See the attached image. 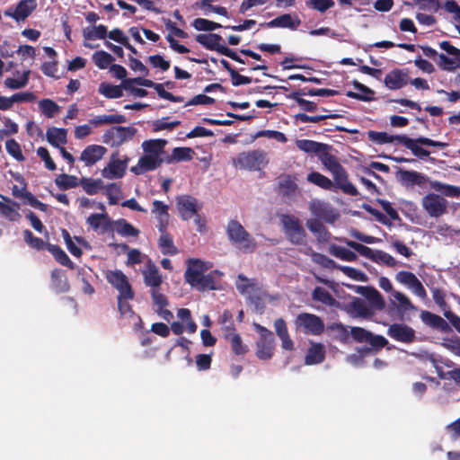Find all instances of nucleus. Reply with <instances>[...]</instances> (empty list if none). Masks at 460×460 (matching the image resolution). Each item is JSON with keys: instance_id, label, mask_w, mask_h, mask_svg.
Here are the masks:
<instances>
[{"instance_id": "e2e57ef3", "label": "nucleus", "mask_w": 460, "mask_h": 460, "mask_svg": "<svg viewBox=\"0 0 460 460\" xmlns=\"http://www.w3.org/2000/svg\"><path fill=\"white\" fill-rule=\"evenodd\" d=\"M337 269L341 270L346 276H348L349 278H350L354 280L363 281V282L367 280L366 274L364 272H362L361 270H357L355 268L349 267V266H339L338 265Z\"/></svg>"}, {"instance_id": "5fc2aeb1", "label": "nucleus", "mask_w": 460, "mask_h": 460, "mask_svg": "<svg viewBox=\"0 0 460 460\" xmlns=\"http://www.w3.org/2000/svg\"><path fill=\"white\" fill-rule=\"evenodd\" d=\"M226 338L231 342L232 349L235 354L242 355L247 351V347L243 344L241 337L234 332L227 333Z\"/></svg>"}, {"instance_id": "0eeeda50", "label": "nucleus", "mask_w": 460, "mask_h": 460, "mask_svg": "<svg viewBox=\"0 0 460 460\" xmlns=\"http://www.w3.org/2000/svg\"><path fill=\"white\" fill-rule=\"evenodd\" d=\"M280 223L288 240L294 244L304 242L305 232L299 219L290 215H281Z\"/></svg>"}, {"instance_id": "bf43d9fd", "label": "nucleus", "mask_w": 460, "mask_h": 460, "mask_svg": "<svg viewBox=\"0 0 460 460\" xmlns=\"http://www.w3.org/2000/svg\"><path fill=\"white\" fill-rule=\"evenodd\" d=\"M8 102V110H10L15 102H30L36 100V96L33 93L24 92V93H17L13 94L12 96L7 98Z\"/></svg>"}, {"instance_id": "49530a36", "label": "nucleus", "mask_w": 460, "mask_h": 460, "mask_svg": "<svg viewBox=\"0 0 460 460\" xmlns=\"http://www.w3.org/2000/svg\"><path fill=\"white\" fill-rule=\"evenodd\" d=\"M306 179L309 182L315 184L324 190H331L333 186L332 181L329 178L317 172L309 173Z\"/></svg>"}, {"instance_id": "5701e85b", "label": "nucleus", "mask_w": 460, "mask_h": 460, "mask_svg": "<svg viewBox=\"0 0 460 460\" xmlns=\"http://www.w3.org/2000/svg\"><path fill=\"white\" fill-rule=\"evenodd\" d=\"M420 318L424 324L430 328L442 332H448L450 331L448 323L442 317L431 312L422 310L420 314Z\"/></svg>"}, {"instance_id": "cd10ccee", "label": "nucleus", "mask_w": 460, "mask_h": 460, "mask_svg": "<svg viewBox=\"0 0 460 460\" xmlns=\"http://www.w3.org/2000/svg\"><path fill=\"white\" fill-rule=\"evenodd\" d=\"M301 22L296 15L289 13L282 14L268 22V27H280L295 30L300 25Z\"/></svg>"}, {"instance_id": "c756f323", "label": "nucleus", "mask_w": 460, "mask_h": 460, "mask_svg": "<svg viewBox=\"0 0 460 460\" xmlns=\"http://www.w3.org/2000/svg\"><path fill=\"white\" fill-rule=\"evenodd\" d=\"M66 137L67 129L66 128H49L46 132L48 142L58 148L66 143Z\"/></svg>"}, {"instance_id": "c85d7f7f", "label": "nucleus", "mask_w": 460, "mask_h": 460, "mask_svg": "<svg viewBox=\"0 0 460 460\" xmlns=\"http://www.w3.org/2000/svg\"><path fill=\"white\" fill-rule=\"evenodd\" d=\"M0 197L6 200V203L0 201L1 215L10 221H18L21 218L19 204L3 196Z\"/></svg>"}, {"instance_id": "864d4df0", "label": "nucleus", "mask_w": 460, "mask_h": 460, "mask_svg": "<svg viewBox=\"0 0 460 460\" xmlns=\"http://www.w3.org/2000/svg\"><path fill=\"white\" fill-rule=\"evenodd\" d=\"M177 317L185 323L186 331L194 333L197 331V324L191 318L190 311L187 308H181L177 312Z\"/></svg>"}, {"instance_id": "680f3d73", "label": "nucleus", "mask_w": 460, "mask_h": 460, "mask_svg": "<svg viewBox=\"0 0 460 460\" xmlns=\"http://www.w3.org/2000/svg\"><path fill=\"white\" fill-rule=\"evenodd\" d=\"M193 26L197 31H212L217 28H220L221 24L207 19L197 18L193 22Z\"/></svg>"}, {"instance_id": "4d7b16f0", "label": "nucleus", "mask_w": 460, "mask_h": 460, "mask_svg": "<svg viewBox=\"0 0 460 460\" xmlns=\"http://www.w3.org/2000/svg\"><path fill=\"white\" fill-rule=\"evenodd\" d=\"M29 71H26L22 74L21 78H5L4 79V85L5 87L11 89V90H17L23 88L27 85L29 81Z\"/></svg>"}, {"instance_id": "338daca9", "label": "nucleus", "mask_w": 460, "mask_h": 460, "mask_svg": "<svg viewBox=\"0 0 460 460\" xmlns=\"http://www.w3.org/2000/svg\"><path fill=\"white\" fill-rule=\"evenodd\" d=\"M431 292L434 302L440 307L444 314L445 312L449 310L446 302V293L439 288H432Z\"/></svg>"}, {"instance_id": "aec40b11", "label": "nucleus", "mask_w": 460, "mask_h": 460, "mask_svg": "<svg viewBox=\"0 0 460 460\" xmlns=\"http://www.w3.org/2000/svg\"><path fill=\"white\" fill-rule=\"evenodd\" d=\"M107 153V148L100 145H89L81 153L80 161L85 166H93L101 161Z\"/></svg>"}, {"instance_id": "a211bd4d", "label": "nucleus", "mask_w": 460, "mask_h": 460, "mask_svg": "<svg viewBox=\"0 0 460 460\" xmlns=\"http://www.w3.org/2000/svg\"><path fill=\"white\" fill-rule=\"evenodd\" d=\"M37 8L36 0H21L14 8H9L4 15L16 22L24 21Z\"/></svg>"}, {"instance_id": "7ed1b4c3", "label": "nucleus", "mask_w": 460, "mask_h": 460, "mask_svg": "<svg viewBox=\"0 0 460 460\" xmlns=\"http://www.w3.org/2000/svg\"><path fill=\"white\" fill-rule=\"evenodd\" d=\"M320 160L323 166L332 173L338 187L348 194H357V189L348 181L345 170L333 155L328 154L325 150L320 155Z\"/></svg>"}, {"instance_id": "69168bd1", "label": "nucleus", "mask_w": 460, "mask_h": 460, "mask_svg": "<svg viewBox=\"0 0 460 460\" xmlns=\"http://www.w3.org/2000/svg\"><path fill=\"white\" fill-rule=\"evenodd\" d=\"M5 148L9 155H11L17 161H23L24 156L22 155L19 144L14 139H8L5 143Z\"/></svg>"}, {"instance_id": "f8f14e48", "label": "nucleus", "mask_w": 460, "mask_h": 460, "mask_svg": "<svg viewBox=\"0 0 460 460\" xmlns=\"http://www.w3.org/2000/svg\"><path fill=\"white\" fill-rule=\"evenodd\" d=\"M394 279L399 284L408 288L414 296H418L419 298L422 300L427 298V292L424 286L412 272L407 270L398 271L394 276Z\"/></svg>"}, {"instance_id": "2f4dec72", "label": "nucleus", "mask_w": 460, "mask_h": 460, "mask_svg": "<svg viewBox=\"0 0 460 460\" xmlns=\"http://www.w3.org/2000/svg\"><path fill=\"white\" fill-rule=\"evenodd\" d=\"M353 86L356 92L349 91L347 96L364 102H369L374 99L375 93L367 86L357 81L353 82Z\"/></svg>"}, {"instance_id": "58836bf2", "label": "nucleus", "mask_w": 460, "mask_h": 460, "mask_svg": "<svg viewBox=\"0 0 460 460\" xmlns=\"http://www.w3.org/2000/svg\"><path fill=\"white\" fill-rule=\"evenodd\" d=\"M83 36L85 40H103L107 36V27L104 25L92 26L84 28Z\"/></svg>"}, {"instance_id": "dca6fc26", "label": "nucleus", "mask_w": 460, "mask_h": 460, "mask_svg": "<svg viewBox=\"0 0 460 460\" xmlns=\"http://www.w3.org/2000/svg\"><path fill=\"white\" fill-rule=\"evenodd\" d=\"M309 209L314 216L326 223H333L340 216L339 212L332 205L320 199L311 200Z\"/></svg>"}, {"instance_id": "7c9ffc66", "label": "nucleus", "mask_w": 460, "mask_h": 460, "mask_svg": "<svg viewBox=\"0 0 460 460\" xmlns=\"http://www.w3.org/2000/svg\"><path fill=\"white\" fill-rule=\"evenodd\" d=\"M437 63L443 70L447 71L460 68V50L447 56L445 54H439Z\"/></svg>"}, {"instance_id": "2eb2a0df", "label": "nucleus", "mask_w": 460, "mask_h": 460, "mask_svg": "<svg viewBox=\"0 0 460 460\" xmlns=\"http://www.w3.org/2000/svg\"><path fill=\"white\" fill-rule=\"evenodd\" d=\"M296 324L305 333L312 335H318L324 329V324L320 317L312 314L305 313L298 314L296 319Z\"/></svg>"}, {"instance_id": "09e8293b", "label": "nucleus", "mask_w": 460, "mask_h": 460, "mask_svg": "<svg viewBox=\"0 0 460 460\" xmlns=\"http://www.w3.org/2000/svg\"><path fill=\"white\" fill-rule=\"evenodd\" d=\"M81 186L87 194L94 195L103 188V182L100 179H83Z\"/></svg>"}, {"instance_id": "9d476101", "label": "nucleus", "mask_w": 460, "mask_h": 460, "mask_svg": "<svg viewBox=\"0 0 460 460\" xmlns=\"http://www.w3.org/2000/svg\"><path fill=\"white\" fill-rule=\"evenodd\" d=\"M104 275L107 281L118 290L120 298L132 299L134 297V292L128 278L121 270H106Z\"/></svg>"}, {"instance_id": "c9c22d12", "label": "nucleus", "mask_w": 460, "mask_h": 460, "mask_svg": "<svg viewBox=\"0 0 460 460\" xmlns=\"http://www.w3.org/2000/svg\"><path fill=\"white\" fill-rule=\"evenodd\" d=\"M361 294L369 301L373 308L382 310L385 308V302L381 294L373 288H360Z\"/></svg>"}, {"instance_id": "72a5a7b5", "label": "nucleus", "mask_w": 460, "mask_h": 460, "mask_svg": "<svg viewBox=\"0 0 460 460\" xmlns=\"http://www.w3.org/2000/svg\"><path fill=\"white\" fill-rule=\"evenodd\" d=\"M296 147L308 154H318L319 155L326 150L327 146L309 139H297Z\"/></svg>"}, {"instance_id": "a19ab883", "label": "nucleus", "mask_w": 460, "mask_h": 460, "mask_svg": "<svg viewBox=\"0 0 460 460\" xmlns=\"http://www.w3.org/2000/svg\"><path fill=\"white\" fill-rule=\"evenodd\" d=\"M305 252L311 256L312 261L322 266L323 268H325V269L338 268V265L336 264V262L334 261H332V259L328 258L327 256H325L322 253L315 252L312 249H307Z\"/></svg>"}, {"instance_id": "de8ad7c7", "label": "nucleus", "mask_w": 460, "mask_h": 460, "mask_svg": "<svg viewBox=\"0 0 460 460\" xmlns=\"http://www.w3.org/2000/svg\"><path fill=\"white\" fill-rule=\"evenodd\" d=\"M312 297L314 300L321 302L326 305H333L336 303V300L332 296V295L321 287H317L314 289Z\"/></svg>"}, {"instance_id": "3c124183", "label": "nucleus", "mask_w": 460, "mask_h": 460, "mask_svg": "<svg viewBox=\"0 0 460 460\" xmlns=\"http://www.w3.org/2000/svg\"><path fill=\"white\" fill-rule=\"evenodd\" d=\"M162 234L159 239V247L164 254H175L177 249L173 245L172 238L165 231L161 232Z\"/></svg>"}, {"instance_id": "ea45409f", "label": "nucleus", "mask_w": 460, "mask_h": 460, "mask_svg": "<svg viewBox=\"0 0 460 460\" xmlns=\"http://www.w3.org/2000/svg\"><path fill=\"white\" fill-rule=\"evenodd\" d=\"M92 59L100 69H106L112 65L113 57L106 51L99 50L93 54Z\"/></svg>"}, {"instance_id": "6ab92c4d", "label": "nucleus", "mask_w": 460, "mask_h": 460, "mask_svg": "<svg viewBox=\"0 0 460 460\" xmlns=\"http://www.w3.org/2000/svg\"><path fill=\"white\" fill-rule=\"evenodd\" d=\"M387 334L392 339L403 343H411L415 340V331L404 323H394L390 325Z\"/></svg>"}, {"instance_id": "4be33fe9", "label": "nucleus", "mask_w": 460, "mask_h": 460, "mask_svg": "<svg viewBox=\"0 0 460 460\" xmlns=\"http://www.w3.org/2000/svg\"><path fill=\"white\" fill-rule=\"evenodd\" d=\"M196 40L208 49L217 50L230 57L227 48L221 44L222 38L218 34H199L196 37ZM231 58H234L232 56Z\"/></svg>"}, {"instance_id": "b1692460", "label": "nucleus", "mask_w": 460, "mask_h": 460, "mask_svg": "<svg viewBox=\"0 0 460 460\" xmlns=\"http://www.w3.org/2000/svg\"><path fill=\"white\" fill-rule=\"evenodd\" d=\"M384 83L391 90L401 89L408 83V74L400 69L392 70L385 75Z\"/></svg>"}, {"instance_id": "393cba45", "label": "nucleus", "mask_w": 460, "mask_h": 460, "mask_svg": "<svg viewBox=\"0 0 460 460\" xmlns=\"http://www.w3.org/2000/svg\"><path fill=\"white\" fill-rule=\"evenodd\" d=\"M152 205V214L158 221L159 231L164 232L165 231L169 222V208L166 204L160 200H155Z\"/></svg>"}, {"instance_id": "ddd939ff", "label": "nucleus", "mask_w": 460, "mask_h": 460, "mask_svg": "<svg viewBox=\"0 0 460 460\" xmlns=\"http://www.w3.org/2000/svg\"><path fill=\"white\" fill-rule=\"evenodd\" d=\"M421 206L431 217H439L447 210V200L442 196L429 193L421 199Z\"/></svg>"}, {"instance_id": "f704fd0d", "label": "nucleus", "mask_w": 460, "mask_h": 460, "mask_svg": "<svg viewBox=\"0 0 460 460\" xmlns=\"http://www.w3.org/2000/svg\"><path fill=\"white\" fill-rule=\"evenodd\" d=\"M305 225L309 231H311L315 235L319 242L329 241L331 234L319 220L309 219L306 221Z\"/></svg>"}, {"instance_id": "473e14b6", "label": "nucleus", "mask_w": 460, "mask_h": 460, "mask_svg": "<svg viewBox=\"0 0 460 460\" xmlns=\"http://www.w3.org/2000/svg\"><path fill=\"white\" fill-rule=\"evenodd\" d=\"M127 121L126 117L122 114H103L93 117L90 119V124L93 127L110 124H120Z\"/></svg>"}, {"instance_id": "37998d69", "label": "nucleus", "mask_w": 460, "mask_h": 460, "mask_svg": "<svg viewBox=\"0 0 460 460\" xmlns=\"http://www.w3.org/2000/svg\"><path fill=\"white\" fill-rule=\"evenodd\" d=\"M47 249L60 264L67 266L71 269L74 268L73 262L60 247L54 244H48Z\"/></svg>"}, {"instance_id": "423d86ee", "label": "nucleus", "mask_w": 460, "mask_h": 460, "mask_svg": "<svg viewBox=\"0 0 460 460\" xmlns=\"http://www.w3.org/2000/svg\"><path fill=\"white\" fill-rule=\"evenodd\" d=\"M397 142L402 144L406 148L410 149L414 155L418 157H428L430 155V152L422 148L420 145L440 148L447 146L446 143L435 141L424 137L412 139L406 136H398Z\"/></svg>"}, {"instance_id": "13d9d810", "label": "nucleus", "mask_w": 460, "mask_h": 460, "mask_svg": "<svg viewBox=\"0 0 460 460\" xmlns=\"http://www.w3.org/2000/svg\"><path fill=\"white\" fill-rule=\"evenodd\" d=\"M52 285L59 292L68 290V284L60 270H54L51 273Z\"/></svg>"}, {"instance_id": "bb28decb", "label": "nucleus", "mask_w": 460, "mask_h": 460, "mask_svg": "<svg viewBox=\"0 0 460 460\" xmlns=\"http://www.w3.org/2000/svg\"><path fill=\"white\" fill-rule=\"evenodd\" d=\"M398 173L401 181L408 187L414 185L422 187L428 181L424 174L415 171L400 170Z\"/></svg>"}, {"instance_id": "a878e982", "label": "nucleus", "mask_w": 460, "mask_h": 460, "mask_svg": "<svg viewBox=\"0 0 460 460\" xmlns=\"http://www.w3.org/2000/svg\"><path fill=\"white\" fill-rule=\"evenodd\" d=\"M143 276L145 284L152 288H158L163 281L157 267L150 261H147L143 270Z\"/></svg>"}, {"instance_id": "e433bc0d", "label": "nucleus", "mask_w": 460, "mask_h": 460, "mask_svg": "<svg viewBox=\"0 0 460 460\" xmlns=\"http://www.w3.org/2000/svg\"><path fill=\"white\" fill-rule=\"evenodd\" d=\"M325 350L322 344H313L305 356L306 365L319 364L324 359Z\"/></svg>"}, {"instance_id": "6e6552de", "label": "nucleus", "mask_w": 460, "mask_h": 460, "mask_svg": "<svg viewBox=\"0 0 460 460\" xmlns=\"http://www.w3.org/2000/svg\"><path fill=\"white\" fill-rule=\"evenodd\" d=\"M235 287L241 294L247 296L252 300L254 299L256 292L260 293L258 299L261 300L263 304L273 300V297L270 295L266 292L260 291V285L254 279H248L243 274L238 275L235 281Z\"/></svg>"}, {"instance_id": "774afa93", "label": "nucleus", "mask_w": 460, "mask_h": 460, "mask_svg": "<svg viewBox=\"0 0 460 460\" xmlns=\"http://www.w3.org/2000/svg\"><path fill=\"white\" fill-rule=\"evenodd\" d=\"M23 235H24V241L31 247H32V248H34L36 250H41L45 246L47 247V245L45 244L43 240H41L40 238L33 236L32 233L30 230H25L23 232Z\"/></svg>"}, {"instance_id": "052dcab7", "label": "nucleus", "mask_w": 460, "mask_h": 460, "mask_svg": "<svg viewBox=\"0 0 460 460\" xmlns=\"http://www.w3.org/2000/svg\"><path fill=\"white\" fill-rule=\"evenodd\" d=\"M344 243L350 248L357 251L360 255L373 259L375 258L376 252H374L372 249H370L367 246H365L363 244H360L357 242L350 241V240H344Z\"/></svg>"}, {"instance_id": "4468645a", "label": "nucleus", "mask_w": 460, "mask_h": 460, "mask_svg": "<svg viewBox=\"0 0 460 460\" xmlns=\"http://www.w3.org/2000/svg\"><path fill=\"white\" fill-rule=\"evenodd\" d=\"M129 158H119L118 154H112L107 165L102 170V176L108 180L120 179L125 175Z\"/></svg>"}, {"instance_id": "20e7f679", "label": "nucleus", "mask_w": 460, "mask_h": 460, "mask_svg": "<svg viewBox=\"0 0 460 460\" xmlns=\"http://www.w3.org/2000/svg\"><path fill=\"white\" fill-rule=\"evenodd\" d=\"M227 236L229 240L243 252H252L256 248V242L244 227L236 220L227 225Z\"/></svg>"}, {"instance_id": "a18cd8bd", "label": "nucleus", "mask_w": 460, "mask_h": 460, "mask_svg": "<svg viewBox=\"0 0 460 460\" xmlns=\"http://www.w3.org/2000/svg\"><path fill=\"white\" fill-rule=\"evenodd\" d=\"M99 93L110 99L119 98L123 95L120 85H112L108 83H102L99 85Z\"/></svg>"}, {"instance_id": "603ef678", "label": "nucleus", "mask_w": 460, "mask_h": 460, "mask_svg": "<svg viewBox=\"0 0 460 460\" xmlns=\"http://www.w3.org/2000/svg\"><path fill=\"white\" fill-rule=\"evenodd\" d=\"M115 230L123 236H137L139 233L137 229L124 219L115 222Z\"/></svg>"}, {"instance_id": "1a4fd4ad", "label": "nucleus", "mask_w": 460, "mask_h": 460, "mask_svg": "<svg viewBox=\"0 0 460 460\" xmlns=\"http://www.w3.org/2000/svg\"><path fill=\"white\" fill-rule=\"evenodd\" d=\"M255 330L260 334V340L257 341L256 356L260 359H269L273 355L274 337L272 332L267 328L258 324H253Z\"/></svg>"}, {"instance_id": "6e6d98bb", "label": "nucleus", "mask_w": 460, "mask_h": 460, "mask_svg": "<svg viewBox=\"0 0 460 460\" xmlns=\"http://www.w3.org/2000/svg\"><path fill=\"white\" fill-rule=\"evenodd\" d=\"M368 138L376 144H387L397 141L398 136H393L385 132L368 131Z\"/></svg>"}, {"instance_id": "c03bdc74", "label": "nucleus", "mask_w": 460, "mask_h": 460, "mask_svg": "<svg viewBox=\"0 0 460 460\" xmlns=\"http://www.w3.org/2000/svg\"><path fill=\"white\" fill-rule=\"evenodd\" d=\"M329 252L332 255L335 256L336 258H339L345 261H353L357 259V255L355 252L344 247L338 246L335 244L330 246Z\"/></svg>"}, {"instance_id": "f257e3e1", "label": "nucleus", "mask_w": 460, "mask_h": 460, "mask_svg": "<svg viewBox=\"0 0 460 460\" xmlns=\"http://www.w3.org/2000/svg\"><path fill=\"white\" fill-rule=\"evenodd\" d=\"M187 269L184 273L185 280L192 288L204 291L217 288L218 280L223 276L219 270L206 271L212 268V263L196 258H190L186 261Z\"/></svg>"}, {"instance_id": "4c0bfd02", "label": "nucleus", "mask_w": 460, "mask_h": 460, "mask_svg": "<svg viewBox=\"0 0 460 460\" xmlns=\"http://www.w3.org/2000/svg\"><path fill=\"white\" fill-rule=\"evenodd\" d=\"M87 224L94 230L107 229L110 226V218L105 211L99 214H92L86 219Z\"/></svg>"}, {"instance_id": "412c9836", "label": "nucleus", "mask_w": 460, "mask_h": 460, "mask_svg": "<svg viewBox=\"0 0 460 460\" xmlns=\"http://www.w3.org/2000/svg\"><path fill=\"white\" fill-rule=\"evenodd\" d=\"M390 304L401 316H403L408 312H415L418 310L410 297L401 291H393Z\"/></svg>"}, {"instance_id": "0e129e2a", "label": "nucleus", "mask_w": 460, "mask_h": 460, "mask_svg": "<svg viewBox=\"0 0 460 460\" xmlns=\"http://www.w3.org/2000/svg\"><path fill=\"white\" fill-rule=\"evenodd\" d=\"M279 187L282 190V191L287 195L293 194L297 190V185L295 181V178L291 176L283 177L279 181Z\"/></svg>"}, {"instance_id": "79ce46f5", "label": "nucleus", "mask_w": 460, "mask_h": 460, "mask_svg": "<svg viewBox=\"0 0 460 460\" xmlns=\"http://www.w3.org/2000/svg\"><path fill=\"white\" fill-rule=\"evenodd\" d=\"M39 109L48 118H53L60 112V107L50 99L40 101Z\"/></svg>"}, {"instance_id": "39448f33", "label": "nucleus", "mask_w": 460, "mask_h": 460, "mask_svg": "<svg viewBox=\"0 0 460 460\" xmlns=\"http://www.w3.org/2000/svg\"><path fill=\"white\" fill-rule=\"evenodd\" d=\"M269 163L267 154L262 150H252L239 154L233 159V165L236 168L260 171Z\"/></svg>"}, {"instance_id": "9b49d317", "label": "nucleus", "mask_w": 460, "mask_h": 460, "mask_svg": "<svg viewBox=\"0 0 460 460\" xmlns=\"http://www.w3.org/2000/svg\"><path fill=\"white\" fill-rule=\"evenodd\" d=\"M137 133L133 127H113L103 135V142L112 147H118L130 141Z\"/></svg>"}, {"instance_id": "f3484780", "label": "nucleus", "mask_w": 460, "mask_h": 460, "mask_svg": "<svg viewBox=\"0 0 460 460\" xmlns=\"http://www.w3.org/2000/svg\"><path fill=\"white\" fill-rule=\"evenodd\" d=\"M177 209L183 220L192 218L201 208L198 200L190 196L182 195L176 199Z\"/></svg>"}, {"instance_id": "f03ea898", "label": "nucleus", "mask_w": 460, "mask_h": 460, "mask_svg": "<svg viewBox=\"0 0 460 460\" xmlns=\"http://www.w3.org/2000/svg\"><path fill=\"white\" fill-rule=\"evenodd\" d=\"M166 144V140L160 138L144 141L141 144L144 154L139 157L137 164L130 168V171L140 175L157 169L165 160L164 147Z\"/></svg>"}, {"instance_id": "8fccbe9b", "label": "nucleus", "mask_w": 460, "mask_h": 460, "mask_svg": "<svg viewBox=\"0 0 460 460\" xmlns=\"http://www.w3.org/2000/svg\"><path fill=\"white\" fill-rule=\"evenodd\" d=\"M194 152L190 147H175L171 155L169 162L189 161Z\"/></svg>"}]
</instances>
